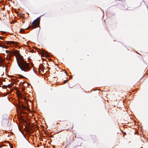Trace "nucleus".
I'll return each mask as SVG.
<instances>
[{
	"label": "nucleus",
	"mask_w": 148,
	"mask_h": 148,
	"mask_svg": "<svg viewBox=\"0 0 148 148\" xmlns=\"http://www.w3.org/2000/svg\"><path fill=\"white\" fill-rule=\"evenodd\" d=\"M17 63L18 66L23 71H27L31 68L29 64L27 63L23 58H20Z\"/></svg>",
	"instance_id": "nucleus-1"
},
{
	"label": "nucleus",
	"mask_w": 148,
	"mask_h": 148,
	"mask_svg": "<svg viewBox=\"0 0 148 148\" xmlns=\"http://www.w3.org/2000/svg\"><path fill=\"white\" fill-rule=\"evenodd\" d=\"M40 16L36 20H34L32 23L31 25L32 26H30L29 28H32V29L33 28H36L38 27L40 23Z\"/></svg>",
	"instance_id": "nucleus-2"
},
{
	"label": "nucleus",
	"mask_w": 148,
	"mask_h": 148,
	"mask_svg": "<svg viewBox=\"0 0 148 148\" xmlns=\"http://www.w3.org/2000/svg\"><path fill=\"white\" fill-rule=\"evenodd\" d=\"M39 50H40L39 52L41 54L42 56L44 57L46 56L47 57H49V54L45 51L43 50L42 51H41L40 49H38L37 51L39 52Z\"/></svg>",
	"instance_id": "nucleus-3"
},
{
	"label": "nucleus",
	"mask_w": 148,
	"mask_h": 148,
	"mask_svg": "<svg viewBox=\"0 0 148 148\" xmlns=\"http://www.w3.org/2000/svg\"><path fill=\"white\" fill-rule=\"evenodd\" d=\"M13 54L14 55L16 56L19 57V58H18V60H17V62H18V60L20 58H22L21 56L20 55V53H19V51L17 50L13 52Z\"/></svg>",
	"instance_id": "nucleus-4"
},
{
	"label": "nucleus",
	"mask_w": 148,
	"mask_h": 148,
	"mask_svg": "<svg viewBox=\"0 0 148 148\" xmlns=\"http://www.w3.org/2000/svg\"><path fill=\"white\" fill-rule=\"evenodd\" d=\"M18 43V42H15L13 41H9L6 42V44L7 45H10L11 44L14 45H17Z\"/></svg>",
	"instance_id": "nucleus-5"
},
{
	"label": "nucleus",
	"mask_w": 148,
	"mask_h": 148,
	"mask_svg": "<svg viewBox=\"0 0 148 148\" xmlns=\"http://www.w3.org/2000/svg\"><path fill=\"white\" fill-rule=\"evenodd\" d=\"M12 53L11 52H10L8 53L7 55V59L8 60H10L11 59V58L12 56Z\"/></svg>",
	"instance_id": "nucleus-6"
},
{
	"label": "nucleus",
	"mask_w": 148,
	"mask_h": 148,
	"mask_svg": "<svg viewBox=\"0 0 148 148\" xmlns=\"http://www.w3.org/2000/svg\"><path fill=\"white\" fill-rule=\"evenodd\" d=\"M43 66L42 65H40L38 68V71L39 72H40L41 71H42L44 72V69L43 68Z\"/></svg>",
	"instance_id": "nucleus-7"
},
{
	"label": "nucleus",
	"mask_w": 148,
	"mask_h": 148,
	"mask_svg": "<svg viewBox=\"0 0 148 148\" xmlns=\"http://www.w3.org/2000/svg\"><path fill=\"white\" fill-rule=\"evenodd\" d=\"M8 121L7 119H3L1 121V123L3 125H5L8 123Z\"/></svg>",
	"instance_id": "nucleus-8"
},
{
	"label": "nucleus",
	"mask_w": 148,
	"mask_h": 148,
	"mask_svg": "<svg viewBox=\"0 0 148 148\" xmlns=\"http://www.w3.org/2000/svg\"><path fill=\"white\" fill-rule=\"evenodd\" d=\"M4 62V60L0 57V64H1V63H3Z\"/></svg>",
	"instance_id": "nucleus-9"
},
{
	"label": "nucleus",
	"mask_w": 148,
	"mask_h": 148,
	"mask_svg": "<svg viewBox=\"0 0 148 148\" xmlns=\"http://www.w3.org/2000/svg\"><path fill=\"white\" fill-rule=\"evenodd\" d=\"M13 85V84H12V86L11 85V84H8L7 86V87H8L10 89L12 87V86Z\"/></svg>",
	"instance_id": "nucleus-10"
},
{
	"label": "nucleus",
	"mask_w": 148,
	"mask_h": 148,
	"mask_svg": "<svg viewBox=\"0 0 148 148\" xmlns=\"http://www.w3.org/2000/svg\"><path fill=\"white\" fill-rule=\"evenodd\" d=\"M19 15L20 17L23 18L24 17V14H23L21 13L19 14Z\"/></svg>",
	"instance_id": "nucleus-11"
},
{
	"label": "nucleus",
	"mask_w": 148,
	"mask_h": 148,
	"mask_svg": "<svg viewBox=\"0 0 148 148\" xmlns=\"http://www.w3.org/2000/svg\"><path fill=\"white\" fill-rule=\"evenodd\" d=\"M2 88H5L6 89L7 88V86L5 85H3L2 86Z\"/></svg>",
	"instance_id": "nucleus-12"
},
{
	"label": "nucleus",
	"mask_w": 148,
	"mask_h": 148,
	"mask_svg": "<svg viewBox=\"0 0 148 148\" xmlns=\"http://www.w3.org/2000/svg\"><path fill=\"white\" fill-rule=\"evenodd\" d=\"M68 81H69L68 79H66V80H65L63 82V83H64V84H65L66 82H68Z\"/></svg>",
	"instance_id": "nucleus-13"
},
{
	"label": "nucleus",
	"mask_w": 148,
	"mask_h": 148,
	"mask_svg": "<svg viewBox=\"0 0 148 148\" xmlns=\"http://www.w3.org/2000/svg\"><path fill=\"white\" fill-rule=\"evenodd\" d=\"M22 108L23 109H26V107L24 105H22Z\"/></svg>",
	"instance_id": "nucleus-14"
},
{
	"label": "nucleus",
	"mask_w": 148,
	"mask_h": 148,
	"mask_svg": "<svg viewBox=\"0 0 148 148\" xmlns=\"http://www.w3.org/2000/svg\"><path fill=\"white\" fill-rule=\"evenodd\" d=\"M24 31V29H20V31L22 32H23Z\"/></svg>",
	"instance_id": "nucleus-15"
},
{
	"label": "nucleus",
	"mask_w": 148,
	"mask_h": 148,
	"mask_svg": "<svg viewBox=\"0 0 148 148\" xmlns=\"http://www.w3.org/2000/svg\"><path fill=\"white\" fill-rule=\"evenodd\" d=\"M5 51H6V53H10V52L11 51H8V50H6Z\"/></svg>",
	"instance_id": "nucleus-16"
},
{
	"label": "nucleus",
	"mask_w": 148,
	"mask_h": 148,
	"mask_svg": "<svg viewBox=\"0 0 148 148\" xmlns=\"http://www.w3.org/2000/svg\"><path fill=\"white\" fill-rule=\"evenodd\" d=\"M20 75V77L22 78H24V76H23L21 75Z\"/></svg>",
	"instance_id": "nucleus-17"
},
{
	"label": "nucleus",
	"mask_w": 148,
	"mask_h": 148,
	"mask_svg": "<svg viewBox=\"0 0 148 148\" xmlns=\"http://www.w3.org/2000/svg\"><path fill=\"white\" fill-rule=\"evenodd\" d=\"M72 76H70V78L71 79V77H72Z\"/></svg>",
	"instance_id": "nucleus-18"
},
{
	"label": "nucleus",
	"mask_w": 148,
	"mask_h": 148,
	"mask_svg": "<svg viewBox=\"0 0 148 148\" xmlns=\"http://www.w3.org/2000/svg\"><path fill=\"white\" fill-rule=\"evenodd\" d=\"M8 142V143L9 144H10V142Z\"/></svg>",
	"instance_id": "nucleus-19"
}]
</instances>
